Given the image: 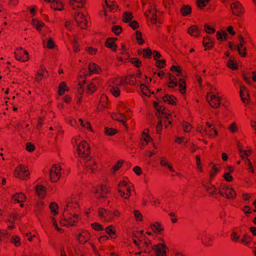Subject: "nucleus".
Returning a JSON list of instances; mask_svg holds the SVG:
<instances>
[{
	"instance_id": "nucleus-44",
	"label": "nucleus",
	"mask_w": 256,
	"mask_h": 256,
	"mask_svg": "<svg viewBox=\"0 0 256 256\" xmlns=\"http://www.w3.org/2000/svg\"><path fill=\"white\" fill-rule=\"evenodd\" d=\"M43 44L44 46L48 48H54L55 46L54 42L51 38H48L46 41H44Z\"/></svg>"
},
{
	"instance_id": "nucleus-6",
	"label": "nucleus",
	"mask_w": 256,
	"mask_h": 256,
	"mask_svg": "<svg viewBox=\"0 0 256 256\" xmlns=\"http://www.w3.org/2000/svg\"><path fill=\"white\" fill-rule=\"evenodd\" d=\"M62 168L59 164H54L49 170L50 179L52 182H57L61 176Z\"/></svg>"
},
{
	"instance_id": "nucleus-9",
	"label": "nucleus",
	"mask_w": 256,
	"mask_h": 256,
	"mask_svg": "<svg viewBox=\"0 0 256 256\" xmlns=\"http://www.w3.org/2000/svg\"><path fill=\"white\" fill-rule=\"evenodd\" d=\"M206 99L211 107L214 108H218L220 104V98L212 92L208 94Z\"/></svg>"
},
{
	"instance_id": "nucleus-22",
	"label": "nucleus",
	"mask_w": 256,
	"mask_h": 256,
	"mask_svg": "<svg viewBox=\"0 0 256 256\" xmlns=\"http://www.w3.org/2000/svg\"><path fill=\"white\" fill-rule=\"evenodd\" d=\"M26 196L22 192L16 193L12 196V200L14 203H22L26 200Z\"/></svg>"
},
{
	"instance_id": "nucleus-52",
	"label": "nucleus",
	"mask_w": 256,
	"mask_h": 256,
	"mask_svg": "<svg viewBox=\"0 0 256 256\" xmlns=\"http://www.w3.org/2000/svg\"><path fill=\"white\" fill-rule=\"evenodd\" d=\"M117 132V130L114 128H110L108 127L104 128V134L107 136H113Z\"/></svg>"
},
{
	"instance_id": "nucleus-27",
	"label": "nucleus",
	"mask_w": 256,
	"mask_h": 256,
	"mask_svg": "<svg viewBox=\"0 0 256 256\" xmlns=\"http://www.w3.org/2000/svg\"><path fill=\"white\" fill-rule=\"evenodd\" d=\"M160 164L162 166L167 167L169 169V170L172 172H174V170L173 168L172 165L167 160V158L166 157L162 156V157L160 158Z\"/></svg>"
},
{
	"instance_id": "nucleus-18",
	"label": "nucleus",
	"mask_w": 256,
	"mask_h": 256,
	"mask_svg": "<svg viewBox=\"0 0 256 256\" xmlns=\"http://www.w3.org/2000/svg\"><path fill=\"white\" fill-rule=\"evenodd\" d=\"M156 256H166V250L167 248L164 244H158L153 246Z\"/></svg>"
},
{
	"instance_id": "nucleus-28",
	"label": "nucleus",
	"mask_w": 256,
	"mask_h": 256,
	"mask_svg": "<svg viewBox=\"0 0 256 256\" xmlns=\"http://www.w3.org/2000/svg\"><path fill=\"white\" fill-rule=\"evenodd\" d=\"M69 3L74 9L76 7L82 8L86 4V0H69Z\"/></svg>"
},
{
	"instance_id": "nucleus-13",
	"label": "nucleus",
	"mask_w": 256,
	"mask_h": 256,
	"mask_svg": "<svg viewBox=\"0 0 256 256\" xmlns=\"http://www.w3.org/2000/svg\"><path fill=\"white\" fill-rule=\"evenodd\" d=\"M84 166L86 172L90 174L94 173L98 169L96 162L92 158H90L86 160Z\"/></svg>"
},
{
	"instance_id": "nucleus-34",
	"label": "nucleus",
	"mask_w": 256,
	"mask_h": 256,
	"mask_svg": "<svg viewBox=\"0 0 256 256\" xmlns=\"http://www.w3.org/2000/svg\"><path fill=\"white\" fill-rule=\"evenodd\" d=\"M133 18V14L132 12H126L123 13L122 20L124 22H130Z\"/></svg>"
},
{
	"instance_id": "nucleus-1",
	"label": "nucleus",
	"mask_w": 256,
	"mask_h": 256,
	"mask_svg": "<svg viewBox=\"0 0 256 256\" xmlns=\"http://www.w3.org/2000/svg\"><path fill=\"white\" fill-rule=\"evenodd\" d=\"M80 196L81 194H73L70 198L66 199L62 214L64 218L60 221L62 225L67 226H74L80 220V205L78 198Z\"/></svg>"
},
{
	"instance_id": "nucleus-46",
	"label": "nucleus",
	"mask_w": 256,
	"mask_h": 256,
	"mask_svg": "<svg viewBox=\"0 0 256 256\" xmlns=\"http://www.w3.org/2000/svg\"><path fill=\"white\" fill-rule=\"evenodd\" d=\"M231 240L234 242H238L240 240V234L238 232L234 230L230 236Z\"/></svg>"
},
{
	"instance_id": "nucleus-61",
	"label": "nucleus",
	"mask_w": 256,
	"mask_h": 256,
	"mask_svg": "<svg viewBox=\"0 0 256 256\" xmlns=\"http://www.w3.org/2000/svg\"><path fill=\"white\" fill-rule=\"evenodd\" d=\"M204 28L206 32L208 34H213L215 32L214 28L211 27L210 26L206 24H204Z\"/></svg>"
},
{
	"instance_id": "nucleus-36",
	"label": "nucleus",
	"mask_w": 256,
	"mask_h": 256,
	"mask_svg": "<svg viewBox=\"0 0 256 256\" xmlns=\"http://www.w3.org/2000/svg\"><path fill=\"white\" fill-rule=\"evenodd\" d=\"M49 208L52 214H53L54 216H56L58 214V204L56 202H51L50 204Z\"/></svg>"
},
{
	"instance_id": "nucleus-32",
	"label": "nucleus",
	"mask_w": 256,
	"mask_h": 256,
	"mask_svg": "<svg viewBox=\"0 0 256 256\" xmlns=\"http://www.w3.org/2000/svg\"><path fill=\"white\" fill-rule=\"evenodd\" d=\"M106 232L108 234L110 238H116V230L113 226H110L105 228Z\"/></svg>"
},
{
	"instance_id": "nucleus-53",
	"label": "nucleus",
	"mask_w": 256,
	"mask_h": 256,
	"mask_svg": "<svg viewBox=\"0 0 256 256\" xmlns=\"http://www.w3.org/2000/svg\"><path fill=\"white\" fill-rule=\"evenodd\" d=\"M78 121L80 122V124L82 127L90 130H92L90 122H84L82 120V118H79Z\"/></svg>"
},
{
	"instance_id": "nucleus-8",
	"label": "nucleus",
	"mask_w": 256,
	"mask_h": 256,
	"mask_svg": "<svg viewBox=\"0 0 256 256\" xmlns=\"http://www.w3.org/2000/svg\"><path fill=\"white\" fill-rule=\"evenodd\" d=\"M136 78L134 76H128L124 78H118L114 80V83L116 86H124L126 84L130 85L134 84Z\"/></svg>"
},
{
	"instance_id": "nucleus-54",
	"label": "nucleus",
	"mask_w": 256,
	"mask_h": 256,
	"mask_svg": "<svg viewBox=\"0 0 256 256\" xmlns=\"http://www.w3.org/2000/svg\"><path fill=\"white\" fill-rule=\"evenodd\" d=\"M107 97L106 95L102 94L100 98L99 103V106H102V108L106 107Z\"/></svg>"
},
{
	"instance_id": "nucleus-37",
	"label": "nucleus",
	"mask_w": 256,
	"mask_h": 256,
	"mask_svg": "<svg viewBox=\"0 0 256 256\" xmlns=\"http://www.w3.org/2000/svg\"><path fill=\"white\" fill-rule=\"evenodd\" d=\"M201 241L202 244L206 246H210L212 244V239L209 236H203Z\"/></svg>"
},
{
	"instance_id": "nucleus-11",
	"label": "nucleus",
	"mask_w": 256,
	"mask_h": 256,
	"mask_svg": "<svg viewBox=\"0 0 256 256\" xmlns=\"http://www.w3.org/2000/svg\"><path fill=\"white\" fill-rule=\"evenodd\" d=\"M156 115L158 116L161 120H166V122L168 121V124H171V117L172 116L170 114V111L168 110L165 109L164 108L160 107V109H158V112ZM165 122V120H164Z\"/></svg>"
},
{
	"instance_id": "nucleus-7",
	"label": "nucleus",
	"mask_w": 256,
	"mask_h": 256,
	"mask_svg": "<svg viewBox=\"0 0 256 256\" xmlns=\"http://www.w3.org/2000/svg\"><path fill=\"white\" fill-rule=\"evenodd\" d=\"M77 151L78 156L82 158L86 157L90 154V148L86 141H82L78 146Z\"/></svg>"
},
{
	"instance_id": "nucleus-21",
	"label": "nucleus",
	"mask_w": 256,
	"mask_h": 256,
	"mask_svg": "<svg viewBox=\"0 0 256 256\" xmlns=\"http://www.w3.org/2000/svg\"><path fill=\"white\" fill-rule=\"evenodd\" d=\"M111 117L113 120H116L122 122L124 126H126V118L122 114L114 112L112 114Z\"/></svg>"
},
{
	"instance_id": "nucleus-17",
	"label": "nucleus",
	"mask_w": 256,
	"mask_h": 256,
	"mask_svg": "<svg viewBox=\"0 0 256 256\" xmlns=\"http://www.w3.org/2000/svg\"><path fill=\"white\" fill-rule=\"evenodd\" d=\"M142 4L143 10L144 11V15L147 18L150 16V12H149L150 9H151V6L154 8V4L152 0H142Z\"/></svg>"
},
{
	"instance_id": "nucleus-38",
	"label": "nucleus",
	"mask_w": 256,
	"mask_h": 256,
	"mask_svg": "<svg viewBox=\"0 0 256 256\" xmlns=\"http://www.w3.org/2000/svg\"><path fill=\"white\" fill-rule=\"evenodd\" d=\"M180 12L183 16L190 14L192 12V8L190 6H183L180 9Z\"/></svg>"
},
{
	"instance_id": "nucleus-60",
	"label": "nucleus",
	"mask_w": 256,
	"mask_h": 256,
	"mask_svg": "<svg viewBox=\"0 0 256 256\" xmlns=\"http://www.w3.org/2000/svg\"><path fill=\"white\" fill-rule=\"evenodd\" d=\"M26 149L28 152H32L34 150L35 146L31 142H28L26 144Z\"/></svg>"
},
{
	"instance_id": "nucleus-47",
	"label": "nucleus",
	"mask_w": 256,
	"mask_h": 256,
	"mask_svg": "<svg viewBox=\"0 0 256 256\" xmlns=\"http://www.w3.org/2000/svg\"><path fill=\"white\" fill-rule=\"evenodd\" d=\"M203 44L204 46L207 47L208 48H212L213 44L212 41L208 36L204 38Z\"/></svg>"
},
{
	"instance_id": "nucleus-19",
	"label": "nucleus",
	"mask_w": 256,
	"mask_h": 256,
	"mask_svg": "<svg viewBox=\"0 0 256 256\" xmlns=\"http://www.w3.org/2000/svg\"><path fill=\"white\" fill-rule=\"evenodd\" d=\"M90 238V234L86 230H83L78 233L76 236V239L81 244H84Z\"/></svg>"
},
{
	"instance_id": "nucleus-12",
	"label": "nucleus",
	"mask_w": 256,
	"mask_h": 256,
	"mask_svg": "<svg viewBox=\"0 0 256 256\" xmlns=\"http://www.w3.org/2000/svg\"><path fill=\"white\" fill-rule=\"evenodd\" d=\"M110 192V188L104 185H101L98 186L95 192V196L98 199L104 198L106 197V194Z\"/></svg>"
},
{
	"instance_id": "nucleus-48",
	"label": "nucleus",
	"mask_w": 256,
	"mask_h": 256,
	"mask_svg": "<svg viewBox=\"0 0 256 256\" xmlns=\"http://www.w3.org/2000/svg\"><path fill=\"white\" fill-rule=\"evenodd\" d=\"M86 74H84V72H82V70L80 72V73L78 76V86H82L84 84H85L86 80L84 78Z\"/></svg>"
},
{
	"instance_id": "nucleus-59",
	"label": "nucleus",
	"mask_w": 256,
	"mask_h": 256,
	"mask_svg": "<svg viewBox=\"0 0 256 256\" xmlns=\"http://www.w3.org/2000/svg\"><path fill=\"white\" fill-rule=\"evenodd\" d=\"M134 214L135 219L136 221H142V215L140 211L138 210H134Z\"/></svg>"
},
{
	"instance_id": "nucleus-31",
	"label": "nucleus",
	"mask_w": 256,
	"mask_h": 256,
	"mask_svg": "<svg viewBox=\"0 0 256 256\" xmlns=\"http://www.w3.org/2000/svg\"><path fill=\"white\" fill-rule=\"evenodd\" d=\"M97 81L96 80H93L90 82L88 85L86 89V92L88 94H92L96 90Z\"/></svg>"
},
{
	"instance_id": "nucleus-15",
	"label": "nucleus",
	"mask_w": 256,
	"mask_h": 256,
	"mask_svg": "<svg viewBox=\"0 0 256 256\" xmlns=\"http://www.w3.org/2000/svg\"><path fill=\"white\" fill-rule=\"evenodd\" d=\"M232 12L236 16H240L244 12V8L238 2H232L230 5Z\"/></svg>"
},
{
	"instance_id": "nucleus-30",
	"label": "nucleus",
	"mask_w": 256,
	"mask_h": 256,
	"mask_svg": "<svg viewBox=\"0 0 256 256\" xmlns=\"http://www.w3.org/2000/svg\"><path fill=\"white\" fill-rule=\"evenodd\" d=\"M32 24L38 31H40L41 29L44 26V24L42 21L36 18L32 20Z\"/></svg>"
},
{
	"instance_id": "nucleus-49",
	"label": "nucleus",
	"mask_w": 256,
	"mask_h": 256,
	"mask_svg": "<svg viewBox=\"0 0 256 256\" xmlns=\"http://www.w3.org/2000/svg\"><path fill=\"white\" fill-rule=\"evenodd\" d=\"M114 86H112L110 89L111 93L116 97H118L120 95V90L118 87V86H116L114 83Z\"/></svg>"
},
{
	"instance_id": "nucleus-33",
	"label": "nucleus",
	"mask_w": 256,
	"mask_h": 256,
	"mask_svg": "<svg viewBox=\"0 0 256 256\" xmlns=\"http://www.w3.org/2000/svg\"><path fill=\"white\" fill-rule=\"evenodd\" d=\"M60 0H53L51 6L52 8L55 10H62L63 9V6Z\"/></svg>"
},
{
	"instance_id": "nucleus-2",
	"label": "nucleus",
	"mask_w": 256,
	"mask_h": 256,
	"mask_svg": "<svg viewBox=\"0 0 256 256\" xmlns=\"http://www.w3.org/2000/svg\"><path fill=\"white\" fill-rule=\"evenodd\" d=\"M118 191L120 196L126 200L128 199L131 194V186L126 181H120L118 185Z\"/></svg>"
},
{
	"instance_id": "nucleus-42",
	"label": "nucleus",
	"mask_w": 256,
	"mask_h": 256,
	"mask_svg": "<svg viewBox=\"0 0 256 256\" xmlns=\"http://www.w3.org/2000/svg\"><path fill=\"white\" fill-rule=\"evenodd\" d=\"M206 190L210 194H219V189L218 190L214 185L208 186L206 188Z\"/></svg>"
},
{
	"instance_id": "nucleus-20",
	"label": "nucleus",
	"mask_w": 256,
	"mask_h": 256,
	"mask_svg": "<svg viewBox=\"0 0 256 256\" xmlns=\"http://www.w3.org/2000/svg\"><path fill=\"white\" fill-rule=\"evenodd\" d=\"M240 96L242 101L244 103H248L250 100V96L248 90L244 86L240 87Z\"/></svg>"
},
{
	"instance_id": "nucleus-41",
	"label": "nucleus",
	"mask_w": 256,
	"mask_h": 256,
	"mask_svg": "<svg viewBox=\"0 0 256 256\" xmlns=\"http://www.w3.org/2000/svg\"><path fill=\"white\" fill-rule=\"evenodd\" d=\"M68 89L64 82H61L58 87V93L59 95H62L66 91H68Z\"/></svg>"
},
{
	"instance_id": "nucleus-35",
	"label": "nucleus",
	"mask_w": 256,
	"mask_h": 256,
	"mask_svg": "<svg viewBox=\"0 0 256 256\" xmlns=\"http://www.w3.org/2000/svg\"><path fill=\"white\" fill-rule=\"evenodd\" d=\"M99 69L100 68L97 64L94 62L90 63L88 66L89 74L98 72Z\"/></svg>"
},
{
	"instance_id": "nucleus-43",
	"label": "nucleus",
	"mask_w": 256,
	"mask_h": 256,
	"mask_svg": "<svg viewBox=\"0 0 256 256\" xmlns=\"http://www.w3.org/2000/svg\"><path fill=\"white\" fill-rule=\"evenodd\" d=\"M251 242V237L246 234L243 235L242 238L240 240L241 243L244 246H248L249 244H250Z\"/></svg>"
},
{
	"instance_id": "nucleus-50",
	"label": "nucleus",
	"mask_w": 256,
	"mask_h": 256,
	"mask_svg": "<svg viewBox=\"0 0 256 256\" xmlns=\"http://www.w3.org/2000/svg\"><path fill=\"white\" fill-rule=\"evenodd\" d=\"M140 89L141 92L144 95L148 96H150L151 92L146 86L144 84H141L140 86Z\"/></svg>"
},
{
	"instance_id": "nucleus-55",
	"label": "nucleus",
	"mask_w": 256,
	"mask_h": 256,
	"mask_svg": "<svg viewBox=\"0 0 256 256\" xmlns=\"http://www.w3.org/2000/svg\"><path fill=\"white\" fill-rule=\"evenodd\" d=\"M136 37L138 42L140 44H142L144 43V41L142 38V33L139 30H136Z\"/></svg>"
},
{
	"instance_id": "nucleus-25",
	"label": "nucleus",
	"mask_w": 256,
	"mask_h": 256,
	"mask_svg": "<svg viewBox=\"0 0 256 256\" xmlns=\"http://www.w3.org/2000/svg\"><path fill=\"white\" fill-rule=\"evenodd\" d=\"M117 40V38H110L107 39L106 42V46L110 48L113 51H116L117 48V46L115 44V41Z\"/></svg>"
},
{
	"instance_id": "nucleus-45",
	"label": "nucleus",
	"mask_w": 256,
	"mask_h": 256,
	"mask_svg": "<svg viewBox=\"0 0 256 256\" xmlns=\"http://www.w3.org/2000/svg\"><path fill=\"white\" fill-rule=\"evenodd\" d=\"M150 6L152 7L151 6ZM149 12H150V16L149 17L150 19V21L152 23L154 24L156 22V12L155 8H151V9H150Z\"/></svg>"
},
{
	"instance_id": "nucleus-26",
	"label": "nucleus",
	"mask_w": 256,
	"mask_h": 256,
	"mask_svg": "<svg viewBox=\"0 0 256 256\" xmlns=\"http://www.w3.org/2000/svg\"><path fill=\"white\" fill-rule=\"evenodd\" d=\"M188 32L191 36L198 37L200 34V30L196 25H193L188 30Z\"/></svg>"
},
{
	"instance_id": "nucleus-16",
	"label": "nucleus",
	"mask_w": 256,
	"mask_h": 256,
	"mask_svg": "<svg viewBox=\"0 0 256 256\" xmlns=\"http://www.w3.org/2000/svg\"><path fill=\"white\" fill-rule=\"evenodd\" d=\"M75 20L78 26L85 28L86 26L87 21L85 16L82 14L76 13L74 15Z\"/></svg>"
},
{
	"instance_id": "nucleus-39",
	"label": "nucleus",
	"mask_w": 256,
	"mask_h": 256,
	"mask_svg": "<svg viewBox=\"0 0 256 256\" xmlns=\"http://www.w3.org/2000/svg\"><path fill=\"white\" fill-rule=\"evenodd\" d=\"M10 242L16 247L20 246L22 244L20 238L17 236H12L10 239Z\"/></svg>"
},
{
	"instance_id": "nucleus-4",
	"label": "nucleus",
	"mask_w": 256,
	"mask_h": 256,
	"mask_svg": "<svg viewBox=\"0 0 256 256\" xmlns=\"http://www.w3.org/2000/svg\"><path fill=\"white\" fill-rule=\"evenodd\" d=\"M206 126H207L208 128H211V127H212V130H213L212 132L214 133L208 132L206 126L204 127L202 125H198L196 128V131L200 132L202 136H208L210 138H215L218 134V132L215 129L214 126L212 124H210L208 122H206Z\"/></svg>"
},
{
	"instance_id": "nucleus-56",
	"label": "nucleus",
	"mask_w": 256,
	"mask_h": 256,
	"mask_svg": "<svg viewBox=\"0 0 256 256\" xmlns=\"http://www.w3.org/2000/svg\"><path fill=\"white\" fill-rule=\"evenodd\" d=\"M227 34L225 32H216V37L218 40H226V37L227 36Z\"/></svg>"
},
{
	"instance_id": "nucleus-14",
	"label": "nucleus",
	"mask_w": 256,
	"mask_h": 256,
	"mask_svg": "<svg viewBox=\"0 0 256 256\" xmlns=\"http://www.w3.org/2000/svg\"><path fill=\"white\" fill-rule=\"evenodd\" d=\"M98 215L100 218L104 222L112 221V211L108 210L104 208H99Z\"/></svg>"
},
{
	"instance_id": "nucleus-62",
	"label": "nucleus",
	"mask_w": 256,
	"mask_h": 256,
	"mask_svg": "<svg viewBox=\"0 0 256 256\" xmlns=\"http://www.w3.org/2000/svg\"><path fill=\"white\" fill-rule=\"evenodd\" d=\"M219 171L218 168H216V166H214L212 170L210 171V175L211 179L214 178L217 172Z\"/></svg>"
},
{
	"instance_id": "nucleus-10",
	"label": "nucleus",
	"mask_w": 256,
	"mask_h": 256,
	"mask_svg": "<svg viewBox=\"0 0 256 256\" xmlns=\"http://www.w3.org/2000/svg\"><path fill=\"white\" fill-rule=\"evenodd\" d=\"M14 56L16 60L22 62H26L29 59L28 52L22 47L16 48L14 52Z\"/></svg>"
},
{
	"instance_id": "nucleus-3",
	"label": "nucleus",
	"mask_w": 256,
	"mask_h": 256,
	"mask_svg": "<svg viewBox=\"0 0 256 256\" xmlns=\"http://www.w3.org/2000/svg\"><path fill=\"white\" fill-rule=\"evenodd\" d=\"M219 194L228 199H234L236 196V192L234 189L224 184H221L219 187Z\"/></svg>"
},
{
	"instance_id": "nucleus-23",
	"label": "nucleus",
	"mask_w": 256,
	"mask_h": 256,
	"mask_svg": "<svg viewBox=\"0 0 256 256\" xmlns=\"http://www.w3.org/2000/svg\"><path fill=\"white\" fill-rule=\"evenodd\" d=\"M36 194L39 196V198H44L46 195V188L45 186L42 185H38L36 187Z\"/></svg>"
},
{
	"instance_id": "nucleus-5",
	"label": "nucleus",
	"mask_w": 256,
	"mask_h": 256,
	"mask_svg": "<svg viewBox=\"0 0 256 256\" xmlns=\"http://www.w3.org/2000/svg\"><path fill=\"white\" fill-rule=\"evenodd\" d=\"M14 175L17 178L26 180L28 178L30 173L26 166L19 165L16 168L14 171Z\"/></svg>"
},
{
	"instance_id": "nucleus-51",
	"label": "nucleus",
	"mask_w": 256,
	"mask_h": 256,
	"mask_svg": "<svg viewBox=\"0 0 256 256\" xmlns=\"http://www.w3.org/2000/svg\"><path fill=\"white\" fill-rule=\"evenodd\" d=\"M178 86L180 88L179 91L182 94H184L186 92V82L182 79H180L179 80Z\"/></svg>"
},
{
	"instance_id": "nucleus-64",
	"label": "nucleus",
	"mask_w": 256,
	"mask_h": 256,
	"mask_svg": "<svg viewBox=\"0 0 256 256\" xmlns=\"http://www.w3.org/2000/svg\"><path fill=\"white\" fill-rule=\"evenodd\" d=\"M182 128L186 132H190L192 128V126L187 122L182 123Z\"/></svg>"
},
{
	"instance_id": "nucleus-58",
	"label": "nucleus",
	"mask_w": 256,
	"mask_h": 256,
	"mask_svg": "<svg viewBox=\"0 0 256 256\" xmlns=\"http://www.w3.org/2000/svg\"><path fill=\"white\" fill-rule=\"evenodd\" d=\"M210 0H198L197 2V6L200 8H202L206 6Z\"/></svg>"
},
{
	"instance_id": "nucleus-24",
	"label": "nucleus",
	"mask_w": 256,
	"mask_h": 256,
	"mask_svg": "<svg viewBox=\"0 0 256 256\" xmlns=\"http://www.w3.org/2000/svg\"><path fill=\"white\" fill-rule=\"evenodd\" d=\"M150 226L152 231L156 234H160L161 232L164 230L162 225L158 222L151 223Z\"/></svg>"
},
{
	"instance_id": "nucleus-63",
	"label": "nucleus",
	"mask_w": 256,
	"mask_h": 256,
	"mask_svg": "<svg viewBox=\"0 0 256 256\" xmlns=\"http://www.w3.org/2000/svg\"><path fill=\"white\" fill-rule=\"evenodd\" d=\"M152 54V51L150 48H148L143 50L142 55H143L144 58H150Z\"/></svg>"
},
{
	"instance_id": "nucleus-29",
	"label": "nucleus",
	"mask_w": 256,
	"mask_h": 256,
	"mask_svg": "<svg viewBox=\"0 0 256 256\" xmlns=\"http://www.w3.org/2000/svg\"><path fill=\"white\" fill-rule=\"evenodd\" d=\"M244 41V38L242 37L240 38V44L238 46V53L242 57H244L246 56V47L242 44Z\"/></svg>"
},
{
	"instance_id": "nucleus-40",
	"label": "nucleus",
	"mask_w": 256,
	"mask_h": 256,
	"mask_svg": "<svg viewBox=\"0 0 256 256\" xmlns=\"http://www.w3.org/2000/svg\"><path fill=\"white\" fill-rule=\"evenodd\" d=\"M176 100L173 96L166 95L163 97V100L170 104H176Z\"/></svg>"
},
{
	"instance_id": "nucleus-57",
	"label": "nucleus",
	"mask_w": 256,
	"mask_h": 256,
	"mask_svg": "<svg viewBox=\"0 0 256 256\" xmlns=\"http://www.w3.org/2000/svg\"><path fill=\"white\" fill-rule=\"evenodd\" d=\"M123 163V161L118 160L112 168L113 172L118 171L122 166Z\"/></svg>"
}]
</instances>
